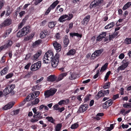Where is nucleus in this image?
Masks as SVG:
<instances>
[{"label": "nucleus", "mask_w": 131, "mask_h": 131, "mask_svg": "<svg viewBox=\"0 0 131 131\" xmlns=\"http://www.w3.org/2000/svg\"><path fill=\"white\" fill-rule=\"evenodd\" d=\"M29 27H24L22 29L20 30L17 34V37H21L25 36L29 32Z\"/></svg>", "instance_id": "obj_1"}, {"label": "nucleus", "mask_w": 131, "mask_h": 131, "mask_svg": "<svg viewBox=\"0 0 131 131\" xmlns=\"http://www.w3.org/2000/svg\"><path fill=\"white\" fill-rule=\"evenodd\" d=\"M57 90V89L53 88L45 91L44 93L45 97L48 98L51 96H53L56 92Z\"/></svg>", "instance_id": "obj_2"}, {"label": "nucleus", "mask_w": 131, "mask_h": 131, "mask_svg": "<svg viewBox=\"0 0 131 131\" xmlns=\"http://www.w3.org/2000/svg\"><path fill=\"white\" fill-rule=\"evenodd\" d=\"M102 2L103 0H94L91 2L90 4V8L91 9L97 6H101Z\"/></svg>", "instance_id": "obj_3"}, {"label": "nucleus", "mask_w": 131, "mask_h": 131, "mask_svg": "<svg viewBox=\"0 0 131 131\" xmlns=\"http://www.w3.org/2000/svg\"><path fill=\"white\" fill-rule=\"evenodd\" d=\"M40 61H38L36 63L33 64L30 67V70L32 71H35L39 69L41 66Z\"/></svg>", "instance_id": "obj_4"}, {"label": "nucleus", "mask_w": 131, "mask_h": 131, "mask_svg": "<svg viewBox=\"0 0 131 131\" xmlns=\"http://www.w3.org/2000/svg\"><path fill=\"white\" fill-rule=\"evenodd\" d=\"M12 20L10 18H7L5 19L3 23L0 25V28L10 25L12 23Z\"/></svg>", "instance_id": "obj_5"}, {"label": "nucleus", "mask_w": 131, "mask_h": 131, "mask_svg": "<svg viewBox=\"0 0 131 131\" xmlns=\"http://www.w3.org/2000/svg\"><path fill=\"white\" fill-rule=\"evenodd\" d=\"M53 45L57 52H59L61 50V45L57 41H54L53 43Z\"/></svg>", "instance_id": "obj_6"}, {"label": "nucleus", "mask_w": 131, "mask_h": 131, "mask_svg": "<svg viewBox=\"0 0 131 131\" xmlns=\"http://www.w3.org/2000/svg\"><path fill=\"white\" fill-rule=\"evenodd\" d=\"M44 57H46L48 60L51 61L52 60L53 57V53L51 51L49 50L46 53Z\"/></svg>", "instance_id": "obj_7"}, {"label": "nucleus", "mask_w": 131, "mask_h": 131, "mask_svg": "<svg viewBox=\"0 0 131 131\" xmlns=\"http://www.w3.org/2000/svg\"><path fill=\"white\" fill-rule=\"evenodd\" d=\"M88 107V105L87 104H85L80 106L78 111V113H82L85 111Z\"/></svg>", "instance_id": "obj_8"}, {"label": "nucleus", "mask_w": 131, "mask_h": 131, "mask_svg": "<svg viewBox=\"0 0 131 131\" xmlns=\"http://www.w3.org/2000/svg\"><path fill=\"white\" fill-rule=\"evenodd\" d=\"M57 77L55 75H51L48 76L47 78V80L48 81L53 82L56 81L57 82Z\"/></svg>", "instance_id": "obj_9"}, {"label": "nucleus", "mask_w": 131, "mask_h": 131, "mask_svg": "<svg viewBox=\"0 0 131 131\" xmlns=\"http://www.w3.org/2000/svg\"><path fill=\"white\" fill-rule=\"evenodd\" d=\"M41 54V50H39L35 54H34L32 57H31V59L33 60L37 61L38 59V57Z\"/></svg>", "instance_id": "obj_10"}, {"label": "nucleus", "mask_w": 131, "mask_h": 131, "mask_svg": "<svg viewBox=\"0 0 131 131\" xmlns=\"http://www.w3.org/2000/svg\"><path fill=\"white\" fill-rule=\"evenodd\" d=\"M90 15L86 16L82 21V23L84 25H86L90 20Z\"/></svg>", "instance_id": "obj_11"}, {"label": "nucleus", "mask_w": 131, "mask_h": 131, "mask_svg": "<svg viewBox=\"0 0 131 131\" xmlns=\"http://www.w3.org/2000/svg\"><path fill=\"white\" fill-rule=\"evenodd\" d=\"M119 31H117L113 33V34L111 35H110L109 36L108 39L110 41L112 40L114 38L116 37L119 33Z\"/></svg>", "instance_id": "obj_12"}, {"label": "nucleus", "mask_w": 131, "mask_h": 131, "mask_svg": "<svg viewBox=\"0 0 131 131\" xmlns=\"http://www.w3.org/2000/svg\"><path fill=\"white\" fill-rule=\"evenodd\" d=\"M67 75V73H63L59 75L58 77H57V82H58L62 80Z\"/></svg>", "instance_id": "obj_13"}, {"label": "nucleus", "mask_w": 131, "mask_h": 131, "mask_svg": "<svg viewBox=\"0 0 131 131\" xmlns=\"http://www.w3.org/2000/svg\"><path fill=\"white\" fill-rule=\"evenodd\" d=\"M47 30H43L41 31L40 34V35L41 38H43L46 37L48 34Z\"/></svg>", "instance_id": "obj_14"}, {"label": "nucleus", "mask_w": 131, "mask_h": 131, "mask_svg": "<svg viewBox=\"0 0 131 131\" xmlns=\"http://www.w3.org/2000/svg\"><path fill=\"white\" fill-rule=\"evenodd\" d=\"M103 90H101L99 91L97 94L95 95V98L96 100H98L100 98L104 96Z\"/></svg>", "instance_id": "obj_15"}, {"label": "nucleus", "mask_w": 131, "mask_h": 131, "mask_svg": "<svg viewBox=\"0 0 131 131\" xmlns=\"http://www.w3.org/2000/svg\"><path fill=\"white\" fill-rule=\"evenodd\" d=\"M68 17V15H67L65 14L63 15L60 16L58 19V21L60 22L63 23L65 22L67 20V19H64L65 18H66Z\"/></svg>", "instance_id": "obj_16"}, {"label": "nucleus", "mask_w": 131, "mask_h": 131, "mask_svg": "<svg viewBox=\"0 0 131 131\" xmlns=\"http://www.w3.org/2000/svg\"><path fill=\"white\" fill-rule=\"evenodd\" d=\"M63 43L65 47H67L69 42V40L68 37L67 35L63 37Z\"/></svg>", "instance_id": "obj_17"}, {"label": "nucleus", "mask_w": 131, "mask_h": 131, "mask_svg": "<svg viewBox=\"0 0 131 131\" xmlns=\"http://www.w3.org/2000/svg\"><path fill=\"white\" fill-rule=\"evenodd\" d=\"M9 68L7 67H5L2 71H1V76L5 75L8 72Z\"/></svg>", "instance_id": "obj_18"}, {"label": "nucleus", "mask_w": 131, "mask_h": 131, "mask_svg": "<svg viewBox=\"0 0 131 131\" xmlns=\"http://www.w3.org/2000/svg\"><path fill=\"white\" fill-rule=\"evenodd\" d=\"M59 2L58 0L56 1L50 5L49 8H50L51 10L54 9L57 5L59 3Z\"/></svg>", "instance_id": "obj_19"}, {"label": "nucleus", "mask_w": 131, "mask_h": 131, "mask_svg": "<svg viewBox=\"0 0 131 131\" xmlns=\"http://www.w3.org/2000/svg\"><path fill=\"white\" fill-rule=\"evenodd\" d=\"M35 96L33 93H31L27 96L26 98L28 97V99H27V101H29L35 98Z\"/></svg>", "instance_id": "obj_20"}, {"label": "nucleus", "mask_w": 131, "mask_h": 131, "mask_svg": "<svg viewBox=\"0 0 131 131\" xmlns=\"http://www.w3.org/2000/svg\"><path fill=\"white\" fill-rule=\"evenodd\" d=\"M76 52V51L74 49H71L66 54V55L70 56H73L75 53Z\"/></svg>", "instance_id": "obj_21"}, {"label": "nucleus", "mask_w": 131, "mask_h": 131, "mask_svg": "<svg viewBox=\"0 0 131 131\" xmlns=\"http://www.w3.org/2000/svg\"><path fill=\"white\" fill-rule=\"evenodd\" d=\"M115 25V23L112 22L105 26L104 28L105 29H108L113 28Z\"/></svg>", "instance_id": "obj_22"}, {"label": "nucleus", "mask_w": 131, "mask_h": 131, "mask_svg": "<svg viewBox=\"0 0 131 131\" xmlns=\"http://www.w3.org/2000/svg\"><path fill=\"white\" fill-rule=\"evenodd\" d=\"M69 101L68 99L66 100H61L58 103V104L59 105H61L63 104H66L69 103Z\"/></svg>", "instance_id": "obj_23"}, {"label": "nucleus", "mask_w": 131, "mask_h": 131, "mask_svg": "<svg viewBox=\"0 0 131 131\" xmlns=\"http://www.w3.org/2000/svg\"><path fill=\"white\" fill-rule=\"evenodd\" d=\"M8 87L9 88V89L11 92V95L15 94V92L13 91V90L15 87V85L14 84H12L10 86H8Z\"/></svg>", "instance_id": "obj_24"}, {"label": "nucleus", "mask_w": 131, "mask_h": 131, "mask_svg": "<svg viewBox=\"0 0 131 131\" xmlns=\"http://www.w3.org/2000/svg\"><path fill=\"white\" fill-rule=\"evenodd\" d=\"M51 60V65L52 67L53 68L56 67L57 66L59 62V61L54 60V59H52Z\"/></svg>", "instance_id": "obj_25"}, {"label": "nucleus", "mask_w": 131, "mask_h": 131, "mask_svg": "<svg viewBox=\"0 0 131 131\" xmlns=\"http://www.w3.org/2000/svg\"><path fill=\"white\" fill-rule=\"evenodd\" d=\"M13 104H12V103H8L7 104L5 105L3 109L4 110H6L10 109L13 107Z\"/></svg>", "instance_id": "obj_26"}, {"label": "nucleus", "mask_w": 131, "mask_h": 131, "mask_svg": "<svg viewBox=\"0 0 131 131\" xmlns=\"http://www.w3.org/2000/svg\"><path fill=\"white\" fill-rule=\"evenodd\" d=\"M108 63H106L101 67L100 70V72H103L105 70L108 68Z\"/></svg>", "instance_id": "obj_27"}, {"label": "nucleus", "mask_w": 131, "mask_h": 131, "mask_svg": "<svg viewBox=\"0 0 131 131\" xmlns=\"http://www.w3.org/2000/svg\"><path fill=\"white\" fill-rule=\"evenodd\" d=\"M3 92L4 96H5L9 93L11 94V92L9 89V88L8 87L5 89L4 90Z\"/></svg>", "instance_id": "obj_28"}, {"label": "nucleus", "mask_w": 131, "mask_h": 131, "mask_svg": "<svg viewBox=\"0 0 131 131\" xmlns=\"http://www.w3.org/2000/svg\"><path fill=\"white\" fill-rule=\"evenodd\" d=\"M46 119L48 120V122H50L53 124H55V120L54 119L52 116H48L46 117Z\"/></svg>", "instance_id": "obj_29"}, {"label": "nucleus", "mask_w": 131, "mask_h": 131, "mask_svg": "<svg viewBox=\"0 0 131 131\" xmlns=\"http://www.w3.org/2000/svg\"><path fill=\"white\" fill-rule=\"evenodd\" d=\"M62 127L61 123L57 124L55 127V131H60Z\"/></svg>", "instance_id": "obj_30"}, {"label": "nucleus", "mask_w": 131, "mask_h": 131, "mask_svg": "<svg viewBox=\"0 0 131 131\" xmlns=\"http://www.w3.org/2000/svg\"><path fill=\"white\" fill-rule=\"evenodd\" d=\"M131 5V2H129L126 3L124 5L122 8V9L123 10H125L128 8Z\"/></svg>", "instance_id": "obj_31"}, {"label": "nucleus", "mask_w": 131, "mask_h": 131, "mask_svg": "<svg viewBox=\"0 0 131 131\" xmlns=\"http://www.w3.org/2000/svg\"><path fill=\"white\" fill-rule=\"evenodd\" d=\"M122 63H123L122 64L126 68L128 66L129 63V62L127 61L126 60H124L122 62Z\"/></svg>", "instance_id": "obj_32"}, {"label": "nucleus", "mask_w": 131, "mask_h": 131, "mask_svg": "<svg viewBox=\"0 0 131 131\" xmlns=\"http://www.w3.org/2000/svg\"><path fill=\"white\" fill-rule=\"evenodd\" d=\"M103 49H100L96 50L95 52V53L96 54V56H97V57L99 56L103 52Z\"/></svg>", "instance_id": "obj_33"}, {"label": "nucleus", "mask_w": 131, "mask_h": 131, "mask_svg": "<svg viewBox=\"0 0 131 131\" xmlns=\"http://www.w3.org/2000/svg\"><path fill=\"white\" fill-rule=\"evenodd\" d=\"M56 24V22H49L48 24V27L50 28H52L55 26Z\"/></svg>", "instance_id": "obj_34"}, {"label": "nucleus", "mask_w": 131, "mask_h": 131, "mask_svg": "<svg viewBox=\"0 0 131 131\" xmlns=\"http://www.w3.org/2000/svg\"><path fill=\"white\" fill-rule=\"evenodd\" d=\"M70 76L69 77V79L70 80H73L76 78V76L74 73L70 72Z\"/></svg>", "instance_id": "obj_35"}, {"label": "nucleus", "mask_w": 131, "mask_h": 131, "mask_svg": "<svg viewBox=\"0 0 131 131\" xmlns=\"http://www.w3.org/2000/svg\"><path fill=\"white\" fill-rule=\"evenodd\" d=\"M42 42L41 40L39 39L36 41L33 44V46H38L40 45Z\"/></svg>", "instance_id": "obj_36"}, {"label": "nucleus", "mask_w": 131, "mask_h": 131, "mask_svg": "<svg viewBox=\"0 0 131 131\" xmlns=\"http://www.w3.org/2000/svg\"><path fill=\"white\" fill-rule=\"evenodd\" d=\"M111 73V72L110 71L106 73L104 77V80L105 81H106L107 80Z\"/></svg>", "instance_id": "obj_37"}, {"label": "nucleus", "mask_w": 131, "mask_h": 131, "mask_svg": "<svg viewBox=\"0 0 131 131\" xmlns=\"http://www.w3.org/2000/svg\"><path fill=\"white\" fill-rule=\"evenodd\" d=\"M91 96V95L90 94L87 95L84 98V102H86L88 101L90 99Z\"/></svg>", "instance_id": "obj_38"}, {"label": "nucleus", "mask_w": 131, "mask_h": 131, "mask_svg": "<svg viewBox=\"0 0 131 131\" xmlns=\"http://www.w3.org/2000/svg\"><path fill=\"white\" fill-rule=\"evenodd\" d=\"M13 44V41L10 40H9L7 41V43L5 44L8 48L9 47H11Z\"/></svg>", "instance_id": "obj_39"}, {"label": "nucleus", "mask_w": 131, "mask_h": 131, "mask_svg": "<svg viewBox=\"0 0 131 131\" xmlns=\"http://www.w3.org/2000/svg\"><path fill=\"white\" fill-rule=\"evenodd\" d=\"M42 113L41 112H40L39 111L37 112V115H38V118L39 119H40L43 118L42 116Z\"/></svg>", "instance_id": "obj_40"}, {"label": "nucleus", "mask_w": 131, "mask_h": 131, "mask_svg": "<svg viewBox=\"0 0 131 131\" xmlns=\"http://www.w3.org/2000/svg\"><path fill=\"white\" fill-rule=\"evenodd\" d=\"M79 126L78 124L76 123L72 124L70 127V128L72 129H75L77 128Z\"/></svg>", "instance_id": "obj_41"}, {"label": "nucleus", "mask_w": 131, "mask_h": 131, "mask_svg": "<svg viewBox=\"0 0 131 131\" xmlns=\"http://www.w3.org/2000/svg\"><path fill=\"white\" fill-rule=\"evenodd\" d=\"M13 75V73L12 72H11L7 74L5 77L6 79H8L12 78Z\"/></svg>", "instance_id": "obj_42"}, {"label": "nucleus", "mask_w": 131, "mask_h": 131, "mask_svg": "<svg viewBox=\"0 0 131 131\" xmlns=\"http://www.w3.org/2000/svg\"><path fill=\"white\" fill-rule=\"evenodd\" d=\"M39 102V100L38 98L36 99L34 101L32 102V105L37 104Z\"/></svg>", "instance_id": "obj_43"}, {"label": "nucleus", "mask_w": 131, "mask_h": 131, "mask_svg": "<svg viewBox=\"0 0 131 131\" xmlns=\"http://www.w3.org/2000/svg\"><path fill=\"white\" fill-rule=\"evenodd\" d=\"M125 43L129 44L131 43V38H126L125 40Z\"/></svg>", "instance_id": "obj_44"}, {"label": "nucleus", "mask_w": 131, "mask_h": 131, "mask_svg": "<svg viewBox=\"0 0 131 131\" xmlns=\"http://www.w3.org/2000/svg\"><path fill=\"white\" fill-rule=\"evenodd\" d=\"M98 57L96 56V54L95 53V51L92 54L91 57H90V59L91 60H94L96 58Z\"/></svg>", "instance_id": "obj_45"}, {"label": "nucleus", "mask_w": 131, "mask_h": 131, "mask_svg": "<svg viewBox=\"0 0 131 131\" xmlns=\"http://www.w3.org/2000/svg\"><path fill=\"white\" fill-rule=\"evenodd\" d=\"M110 82H108L107 83H106L105 85L103 86V88L104 89H106L110 87Z\"/></svg>", "instance_id": "obj_46"}, {"label": "nucleus", "mask_w": 131, "mask_h": 131, "mask_svg": "<svg viewBox=\"0 0 131 131\" xmlns=\"http://www.w3.org/2000/svg\"><path fill=\"white\" fill-rule=\"evenodd\" d=\"M11 12L10 11V9L9 7L7 8V10L6 11V13L5 14V16H6L7 17L9 16L10 14H11Z\"/></svg>", "instance_id": "obj_47"}, {"label": "nucleus", "mask_w": 131, "mask_h": 131, "mask_svg": "<svg viewBox=\"0 0 131 131\" xmlns=\"http://www.w3.org/2000/svg\"><path fill=\"white\" fill-rule=\"evenodd\" d=\"M28 17V16H25V18L23 19L22 20V21L21 23H22V24H23V25H24Z\"/></svg>", "instance_id": "obj_48"}, {"label": "nucleus", "mask_w": 131, "mask_h": 131, "mask_svg": "<svg viewBox=\"0 0 131 131\" xmlns=\"http://www.w3.org/2000/svg\"><path fill=\"white\" fill-rule=\"evenodd\" d=\"M103 90V92L104 95V96L105 95H108L109 93V90Z\"/></svg>", "instance_id": "obj_49"}, {"label": "nucleus", "mask_w": 131, "mask_h": 131, "mask_svg": "<svg viewBox=\"0 0 131 131\" xmlns=\"http://www.w3.org/2000/svg\"><path fill=\"white\" fill-rule=\"evenodd\" d=\"M54 58L53 59L54 60H57V61H59V55L58 53H57L55 55Z\"/></svg>", "instance_id": "obj_50"}, {"label": "nucleus", "mask_w": 131, "mask_h": 131, "mask_svg": "<svg viewBox=\"0 0 131 131\" xmlns=\"http://www.w3.org/2000/svg\"><path fill=\"white\" fill-rule=\"evenodd\" d=\"M4 0H1L0 1V10L1 9L4 5Z\"/></svg>", "instance_id": "obj_51"}, {"label": "nucleus", "mask_w": 131, "mask_h": 131, "mask_svg": "<svg viewBox=\"0 0 131 131\" xmlns=\"http://www.w3.org/2000/svg\"><path fill=\"white\" fill-rule=\"evenodd\" d=\"M68 18L67 19V20H69L72 19L73 17V15L72 14H69Z\"/></svg>", "instance_id": "obj_52"}, {"label": "nucleus", "mask_w": 131, "mask_h": 131, "mask_svg": "<svg viewBox=\"0 0 131 131\" xmlns=\"http://www.w3.org/2000/svg\"><path fill=\"white\" fill-rule=\"evenodd\" d=\"M107 101L108 102V106H110L113 103V101L111 99L107 100Z\"/></svg>", "instance_id": "obj_53"}, {"label": "nucleus", "mask_w": 131, "mask_h": 131, "mask_svg": "<svg viewBox=\"0 0 131 131\" xmlns=\"http://www.w3.org/2000/svg\"><path fill=\"white\" fill-rule=\"evenodd\" d=\"M47 58L46 57H45L44 56V57L43 58V63H48V61H49V60H48L47 59H46Z\"/></svg>", "instance_id": "obj_54"}, {"label": "nucleus", "mask_w": 131, "mask_h": 131, "mask_svg": "<svg viewBox=\"0 0 131 131\" xmlns=\"http://www.w3.org/2000/svg\"><path fill=\"white\" fill-rule=\"evenodd\" d=\"M119 97V95L118 94H117L116 95H113L112 99L113 100H115Z\"/></svg>", "instance_id": "obj_55"}, {"label": "nucleus", "mask_w": 131, "mask_h": 131, "mask_svg": "<svg viewBox=\"0 0 131 131\" xmlns=\"http://www.w3.org/2000/svg\"><path fill=\"white\" fill-rule=\"evenodd\" d=\"M123 107L125 108H130V106L128 104V103H126V104H123Z\"/></svg>", "instance_id": "obj_56"}, {"label": "nucleus", "mask_w": 131, "mask_h": 131, "mask_svg": "<svg viewBox=\"0 0 131 131\" xmlns=\"http://www.w3.org/2000/svg\"><path fill=\"white\" fill-rule=\"evenodd\" d=\"M106 32H103L102 33V34H100V35H101V36L103 39L104 38H105L106 35Z\"/></svg>", "instance_id": "obj_57"}, {"label": "nucleus", "mask_w": 131, "mask_h": 131, "mask_svg": "<svg viewBox=\"0 0 131 131\" xmlns=\"http://www.w3.org/2000/svg\"><path fill=\"white\" fill-rule=\"evenodd\" d=\"M101 35H100V34L99 35V36L97 37V39H96V40L97 41H101L103 39L102 38L101 36Z\"/></svg>", "instance_id": "obj_58"}, {"label": "nucleus", "mask_w": 131, "mask_h": 131, "mask_svg": "<svg viewBox=\"0 0 131 131\" xmlns=\"http://www.w3.org/2000/svg\"><path fill=\"white\" fill-rule=\"evenodd\" d=\"M92 118L93 119L97 121L99 120L101 118L99 116H97V115L93 117Z\"/></svg>", "instance_id": "obj_59"}, {"label": "nucleus", "mask_w": 131, "mask_h": 131, "mask_svg": "<svg viewBox=\"0 0 131 131\" xmlns=\"http://www.w3.org/2000/svg\"><path fill=\"white\" fill-rule=\"evenodd\" d=\"M53 109L56 110H58L59 108V106L58 104H56L53 106Z\"/></svg>", "instance_id": "obj_60"}, {"label": "nucleus", "mask_w": 131, "mask_h": 131, "mask_svg": "<svg viewBox=\"0 0 131 131\" xmlns=\"http://www.w3.org/2000/svg\"><path fill=\"white\" fill-rule=\"evenodd\" d=\"M31 63H28L25 67V69H29L31 65Z\"/></svg>", "instance_id": "obj_61"}, {"label": "nucleus", "mask_w": 131, "mask_h": 131, "mask_svg": "<svg viewBox=\"0 0 131 131\" xmlns=\"http://www.w3.org/2000/svg\"><path fill=\"white\" fill-rule=\"evenodd\" d=\"M1 46L3 50H5L8 48V47L5 44L4 45Z\"/></svg>", "instance_id": "obj_62"}, {"label": "nucleus", "mask_w": 131, "mask_h": 131, "mask_svg": "<svg viewBox=\"0 0 131 131\" xmlns=\"http://www.w3.org/2000/svg\"><path fill=\"white\" fill-rule=\"evenodd\" d=\"M25 11H22L20 12L19 13V16L20 17H21L22 16L25 14Z\"/></svg>", "instance_id": "obj_63"}, {"label": "nucleus", "mask_w": 131, "mask_h": 131, "mask_svg": "<svg viewBox=\"0 0 131 131\" xmlns=\"http://www.w3.org/2000/svg\"><path fill=\"white\" fill-rule=\"evenodd\" d=\"M124 54L123 53H121L119 56V58L120 59H122L124 58Z\"/></svg>", "instance_id": "obj_64"}]
</instances>
